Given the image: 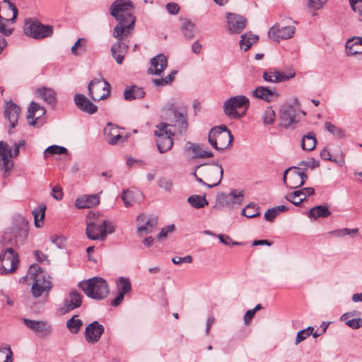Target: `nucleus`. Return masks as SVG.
Segmentation results:
<instances>
[{
	"label": "nucleus",
	"mask_w": 362,
	"mask_h": 362,
	"mask_svg": "<svg viewBox=\"0 0 362 362\" xmlns=\"http://www.w3.org/2000/svg\"><path fill=\"white\" fill-rule=\"evenodd\" d=\"M175 230V225L170 224L167 227L163 228L158 235V239H162L167 237L170 232H173Z\"/></svg>",
	"instance_id": "obj_62"
},
{
	"label": "nucleus",
	"mask_w": 362,
	"mask_h": 362,
	"mask_svg": "<svg viewBox=\"0 0 362 362\" xmlns=\"http://www.w3.org/2000/svg\"><path fill=\"white\" fill-rule=\"evenodd\" d=\"M340 157H334L331 155L330 151L327 147H325L320 152V157L325 160H330L338 163L339 165H343L345 163L344 155L341 151Z\"/></svg>",
	"instance_id": "obj_38"
},
{
	"label": "nucleus",
	"mask_w": 362,
	"mask_h": 362,
	"mask_svg": "<svg viewBox=\"0 0 362 362\" xmlns=\"http://www.w3.org/2000/svg\"><path fill=\"white\" fill-rule=\"evenodd\" d=\"M24 33L25 35L34 39H43L53 34V26L44 25L37 21L25 20L24 25Z\"/></svg>",
	"instance_id": "obj_8"
},
{
	"label": "nucleus",
	"mask_w": 362,
	"mask_h": 362,
	"mask_svg": "<svg viewBox=\"0 0 362 362\" xmlns=\"http://www.w3.org/2000/svg\"><path fill=\"white\" fill-rule=\"evenodd\" d=\"M151 66L148 73L153 75H160L168 66V59L163 54H159L151 59Z\"/></svg>",
	"instance_id": "obj_23"
},
{
	"label": "nucleus",
	"mask_w": 362,
	"mask_h": 362,
	"mask_svg": "<svg viewBox=\"0 0 362 362\" xmlns=\"http://www.w3.org/2000/svg\"><path fill=\"white\" fill-rule=\"evenodd\" d=\"M110 84L102 76L91 80L88 86V94L94 101L105 100L110 96Z\"/></svg>",
	"instance_id": "obj_7"
},
{
	"label": "nucleus",
	"mask_w": 362,
	"mask_h": 362,
	"mask_svg": "<svg viewBox=\"0 0 362 362\" xmlns=\"http://www.w3.org/2000/svg\"><path fill=\"white\" fill-rule=\"evenodd\" d=\"M327 0H308L307 6L310 10H320Z\"/></svg>",
	"instance_id": "obj_55"
},
{
	"label": "nucleus",
	"mask_w": 362,
	"mask_h": 362,
	"mask_svg": "<svg viewBox=\"0 0 362 362\" xmlns=\"http://www.w3.org/2000/svg\"><path fill=\"white\" fill-rule=\"evenodd\" d=\"M229 196L235 199V202L240 204L244 196V192L232 189L229 193Z\"/></svg>",
	"instance_id": "obj_61"
},
{
	"label": "nucleus",
	"mask_w": 362,
	"mask_h": 362,
	"mask_svg": "<svg viewBox=\"0 0 362 362\" xmlns=\"http://www.w3.org/2000/svg\"><path fill=\"white\" fill-rule=\"evenodd\" d=\"M185 151H192L194 153V158H209L214 156L211 151L202 149L201 146L197 144L187 141L185 146Z\"/></svg>",
	"instance_id": "obj_31"
},
{
	"label": "nucleus",
	"mask_w": 362,
	"mask_h": 362,
	"mask_svg": "<svg viewBox=\"0 0 362 362\" xmlns=\"http://www.w3.org/2000/svg\"><path fill=\"white\" fill-rule=\"evenodd\" d=\"M78 286L88 298L98 300L105 298L110 291L107 281L99 276L81 281Z\"/></svg>",
	"instance_id": "obj_2"
},
{
	"label": "nucleus",
	"mask_w": 362,
	"mask_h": 362,
	"mask_svg": "<svg viewBox=\"0 0 362 362\" xmlns=\"http://www.w3.org/2000/svg\"><path fill=\"white\" fill-rule=\"evenodd\" d=\"M177 73V71L175 70L172 71L171 73L169 75H168L165 78L153 79L152 83L156 86H164L168 85L174 81Z\"/></svg>",
	"instance_id": "obj_43"
},
{
	"label": "nucleus",
	"mask_w": 362,
	"mask_h": 362,
	"mask_svg": "<svg viewBox=\"0 0 362 362\" xmlns=\"http://www.w3.org/2000/svg\"><path fill=\"white\" fill-rule=\"evenodd\" d=\"M16 243H23L28 235V223L23 218H19L13 228Z\"/></svg>",
	"instance_id": "obj_25"
},
{
	"label": "nucleus",
	"mask_w": 362,
	"mask_h": 362,
	"mask_svg": "<svg viewBox=\"0 0 362 362\" xmlns=\"http://www.w3.org/2000/svg\"><path fill=\"white\" fill-rule=\"evenodd\" d=\"M104 327L98 321H93L85 330V339L88 343L98 342L104 332Z\"/></svg>",
	"instance_id": "obj_19"
},
{
	"label": "nucleus",
	"mask_w": 362,
	"mask_h": 362,
	"mask_svg": "<svg viewBox=\"0 0 362 362\" xmlns=\"http://www.w3.org/2000/svg\"><path fill=\"white\" fill-rule=\"evenodd\" d=\"M279 214H277V212L276 211L275 209L273 207L272 209H269L265 213H264V218L267 221H270V222H272L274 221V220L275 219V218L278 216Z\"/></svg>",
	"instance_id": "obj_63"
},
{
	"label": "nucleus",
	"mask_w": 362,
	"mask_h": 362,
	"mask_svg": "<svg viewBox=\"0 0 362 362\" xmlns=\"http://www.w3.org/2000/svg\"><path fill=\"white\" fill-rule=\"evenodd\" d=\"M308 178L303 171H300L297 167L287 168L283 175V182L287 187L296 189L303 185Z\"/></svg>",
	"instance_id": "obj_9"
},
{
	"label": "nucleus",
	"mask_w": 362,
	"mask_h": 362,
	"mask_svg": "<svg viewBox=\"0 0 362 362\" xmlns=\"http://www.w3.org/2000/svg\"><path fill=\"white\" fill-rule=\"evenodd\" d=\"M250 106L249 99L243 95L227 99L223 103V112L231 119H239L246 114Z\"/></svg>",
	"instance_id": "obj_4"
},
{
	"label": "nucleus",
	"mask_w": 362,
	"mask_h": 362,
	"mask_svg": "<svg viewBox=\"0 0 362 362\" xmlns=\"http://www.w3.org/2000/svg\"><path fill=\"white\" fill-rule=\"evenodd\" d=\"M19 148L14 143L13 148H9L6 142L0 141V171H3V176L6 177L11 169L13 163L10 160L11 157H16L19 153Z\"/></svg>",
	"instance_id": "obj_6"
},
{
	"label": "nucleus",
	"mask_w": 362,
	"mask_h": 362,
	"mask_svg": "<svg viewBox=\"0 0 362 362\" xmlns=\"http://www.w3.org/2000/svg\"><path fill=\"white\" fill-rule=\"evenodd\" d=\"M166 8L170 14L175 15L180 11V6L177 4L171 2L166 4Z\"/></svg>",
	"instance_id": "obj_64"
},
{
	"label": "nucleus",
	"mask_w": 362,
	"mask_h": 362,
	"mask_svg": "<svg viewBox=\"0 0 362 362\" xmlns=\"http://www.w3.org/2000/svg\"><path fill=\"white\" fill-rule=\"evenodd\" d=\"M295 30V27L292 25L281 26L279 24H276L269 30L268 37L275 42L288 40L293 36Z\"/></svg>",
	"instance_id": "obj_12"
},
{
	"label": "nucleus",
	"mask_w": 362,
	"mask_h": 362,
	"mask_svg": "<svg viewBox=\"0 0 362 362\" xmlns=\"http://www.w3.org/2000/svg\"><path fill=\"white\" fill-rule=\"evenodd\" d=\"M100 198L98 195H84L76 200L75 206L78 209L91 208L98 205Z\"/></svg>",
	"instance_id": "obj_28"
},
{
	"label": "nucleus",
	"mask_w": 362,
	"mask_h": 362,
	"mask_svg": "<svg viewBox=\"0 0 362 362\" xmlns=\"http://www.w3.org/2000/svg\"><path fill=\"white\" fill-rule=\"evenodd\" d=\"M76 315L72 317L66 322V327L69 330L74 334L78 333L83 323L79 319H76Z\"/></svg>",
	"instance_id": "obj_44"
},
{
	"label": "nucleus",
	"mask_w": 362,
	"mask_h": 362,
	"mask_svg": "<svg viewBox=\"0 0 362 362\" xmlns=\"http://www.w3.org/2000/svg\"><path fill=\"white\" fill-rule=\"evenodd\" d=\"M36 94L52 107H54L57 103V93L52 88L45 86L39 88L36 90Z\"/></svg>",
	"instance_id": "obj_27"
},
{
	"label": "nucleus",
	"mask_w": 362,
	"mask_h": 362,
	"mask_svg": "<svg viewBox=\"0 0 362 362\" xmlns=\"http://www.w3.org/2000/svg\"><path fill=\"white\" fill-rule=\"evenodd\" d=\"M74 100L76 106L83 112L93 115L98 111V107L83 94H75Z\"/></svg>",
	"instance_id": "obj_24"
},
{
	"label": "nucleus",
	"mask_w": 362,
	"mask_h": 362,
	"mask_svg": "<svg viewBox=\"0 0 362 362\" xmlns=\"http://www.w3.org/2000/svg\"><path fill=\"white\" fill-rule=\"evenodd\" d=\"M134 6L130 1L116 0L110 7V15L118 23L114 28V37L130 36L135 27L136 18L133 15Z\"/></svg>",
	"instance_id": "obj_1"
},
{
	"label": "nucleus",
	"mask_w": 362,
	"mask_h": 362,
	"mask_svg": "<svg viewBox=\"0 0 362 362\" xmlns=\"http://www.w3.org/2000/svg\"><path fill=\"white\" fill-rule=\"evenodd\" d=\"M19 259L13 248H8L0 255V274L13 272L18 267Z\"/></svg>",
	"instance_id": "obj_10"
},
{
	"label": "nucleus",
	"mask_w": 362,
	"mask_h": 362,
	"mask_svg": "<svg viewBox=\"0 0 362 362\" xmlns=\"http://www.w3.org/2000/svg\"><path fill=\"white\" fill-rule=\"evenodd\" d=\"M119 132H120L119 127L117 126L113 125L112 123H108L104 129V134L107 140Z\"/></svg>",
	"instance_id": "obj_54"
},
{
	"label": "nucleus",
	"mask_w": 362,
	"mask_h": 362,
	"mask_svg": "<svg viewBox=\"0 0 362 362\" xmlns=\"http://www.w3.org/2000/svg\"><path fill=\"white\" fill-rule=\"evenodd\" d=\"M23 322L28 328L40 337H47L52 333V326L47 321L23 318Z\"/></svg>",
	"instance_id": "obj_13"
},
{
	"label": "nucleus",
	"mask_w": 362,
	"mask_h": 362,
	"mask_svg": "<svg viewBox=\"0 0 362 362\" xmlns=\"http://www.w3.org/2000/svg\"><path fill=\"white\" fill-rule=\"evenodd\" d=\"M254 98L263 100L266 102H271L279 96L278 92L274 89L265 86H258L252 92Z\"/></svg>",
	"instance_id": "obj_26"
},
{
	"label": "nucleus",
	"mask_w": 362,
	"mask_h": 362,
	"mask_svg": "<svg viewBox=\"0 0 362 362\" xmlns=\"http://www.w3.org/2000/svg\"><path fill=\"white\" fill-rule=\"evenodd\" d=\"M208 141L213 148L223 151L232 144L233 136L226 126H218L210 130Z\"/></svg>",
	"instance_id": "obj_5"
},
{
	"label": "nucleus",
	"mask_w": 362,
	"mask_h": 362,
	"mask_svg": "<svg viewBox=\"0 0 362 362\" xmlns=\"http://www.w3.org/2000/svg\"><path fill=\"white\" fill-rule=\"evenodd\" d=\"M346 325L354 329H358L362 327V319L358 317L349 320Z\"/></svg>",
	"instance_id": "obj_59"
},
{
	"label": "nucleus",
	"mask_w": 362,
	"mask_h": 362,
	"mask_svg": "<svg viewBox=\"0 0 362 362\" xmlns=\"http://www.w3.org/2000/svg\"><path fill=\"white\" fill-rule=\"evenodd\" d=\"M168 124L161 122L156 127V129L154 131V135L157 139L168 135H174L171 130L168 129Z\"/></svg>",
	"instance_id": "obj_46"
},
{
	"label": "nucleus",
	"mask_w": 362,
	"mask_h": 362,
	"mask_svg": "<svg viewBox=\"0 0 362 362\" xmlns=\"http://www.w3.org/2000/svg\"><path fill=\"white\" fill-rule=\"evenodd\" d=\"M241 214L250 218L257 217L260 216L259 207L254 203H250L242 210Z\"/></svg>",
	"instance_id": "obj_41"
},
{
	"label": "nucleus",
	"mask_w": 362,
	"mask_h": 362,
	"mask_svg": "<svg viewBox=\"0 0 362 362\" xmlns=\"http://www.w3.org/2000/svg\"><path fill=\"white\" fill-rule=\"evenodd\" d=\"M174 124L180 134H186L188 129V122H187V114H183L181 112H178L177 111H174Z\"/></svg>",
	"instance_id": "obj_30"
},
{
	"label": "nucleus",
	"mask_w": 362,
	"mask_h": 362,
	"mask_svg": "<svg viewBox=\"0 0 362 362\" xmlns=\"http://www.w3.org/2000/svg\"><path fill=\"white\" fill-rule=\"evenodd\" d=\"M46 110L44 107H42L35 102H31L28 108V115L27 116L28 119H32L29 122L30 125H35L37 119L45 113Z\"/></svg>",
	"instance_id": "obj_32"
},
{
	"label": "nucleus",
	"mask_w": 362,
	"mask_h": 362,
	"mask_svg": "<svg viewBox=\"0 0 362 362\" xmlns=\"http://www.w3.org/2000/svg\"><path fill=\"white\" fill-rule=\"evenodd\" d=\"M173 136L168 135L157 139L156 145L160 153H165L172 148L173 146Z\"/></svg>",
	"instance_id": "obj_37"
},
{
	"label": "nucleus",
	"mask_w": 362,
	"mask_h": 362,
	"mask_svg": "<svg viewBox=\"0 0 362 362\" xmlns=\"http://www.w3.org/2000/svg\"><path fill=\"white\" fill-rule=\"evenodd\" d=\"M128 37L123 34L120 37H115L117 41L111 46V54L119 64L122 63L129 49V45L124 42V40Z\"/></svg>",
	"instance_id": "obj_17"
},
{
	"label": "nucleus",
	"mask_w": 362,
	"mask_h": 362,
	"mask_svg": "<svg viewBox=\"0 0 362 362\" xmlns=\"http://www.w3.org/2000/svg\"><path fill=\"white\" fill-rule=\"evenodd\" d=\"M117 289L119 293L125 295L132 291V285L129 279L119 277L116 282Z\"/></svg>",
	"instance_id": "obj_40"
},
{
	"label": "nucleus",
	"mask_w": 362,
	"mask_h": 362,
	"mask_svg": "<svg viewBox=\"0 0 362 362\" xmlns=\"http://www.w3.org/2000/svg\"><path fill=\"white\" fill-rule=\"evenodd\" d=\"M187 202L192 207L196 209L203 208L204 206H206L209 204L205 197H202L199 195H192L189 197Z\"/></svg>",
	"instance_id": "obj_42"
},
{
	"label": "nucleus",
	"mask_w": 362,
	"mask_h": 362,
	"mask_svg": "<svg viewBox=\"0 0 362 362\" xmlns=\"http://www.w3.org/2000/svg\"><path fill=\"white\" fill-rule=\"evenodd\" d=\"M275 118V112L272 107H267L262 116V121L265 124H272L274 122Z\"/></svg>",
	"instance_id": "obj_48"
},
{
	"label": "nucleus",
	"mask_w": 362,
	"mask_h": 362,
	"mask_svg": "<svg viewBox=\"0 0 362 362\" xmlns=\"http://www.w3.org/2000/svg\"><path fill=\"white\" fill-rule=\"evenodd\" d=\"M204 173L206 179L210 182L206 185L208 188L218 185L223 178V170L218 162H213L211 165H205Z\"/></svg>",
	"instance_id": "obj_11"
},
{
	"label": "nucleus",
	"mask_w": 362,
	"mask_h": 362,
	"mask_svg": "<svg viewBox=\"0 0 362 362\" xmlns=\"http://www.w3.org/2000/svg\"><path fill=\"white\" fill-rule=\"evenodd\" d=\"M13 353L8 346H0V362H12Z\"/></svg>",
	"instance_id": "obj_50"
},
{
	"label": "nucleus",
	"mask_w": 362,
	"mask_h": 362,
	"mask_svg": "<svg viewBox=\"0 0 362 362\" xmlns=\"http://www.w3.org/2000/svg\"><path fill=\"white\" fill-rule=\"evenodd\" d=\"M82 303V296L76 290L71 291L64 298L62 310L64 313L69 312L79 308Z\"/></svg>",
	"instance_id": "obj_22"
},
{
	"label": "nucleus",
	"mask_w": 362,
	"mask_h": 362,
	"mask_svg": "<svg viewBox=\"0 0 362 362\" xmlns=\"http://www.w3.org/2000/svg\"><path fill=\"white\" fill-rule=\"evenodd\" d=\"M127 137L126 136L121 135L120 132L111 137L107 140L108 144L111 145L121 144L127 141Z\"/></svg>",
	"instance_id": "obj_56"
},
{
	"label": "nucleus",
	"mask_w": 362,
	"mask_h": 362,
	"mask_svg": "<svg viewBox=\"0 0 362 362\" xmlns=\"http://www.w3.org/2000/svg\"><path fill=\"white\" fill-rule=\"evenodd\" d=\"M228 26L230 33H240L245 28L247 20L242 16L235 13H228Z\"/></svg>",
	"instance_id": "obj_21"
},
{
	"label": "nucleus",
	"mask_w": 362,
	"mask_h": 362,
	"mask_svg": "<svg viewBox=\"0 0 362 362\" xmlns=\"http://www.w3.org/2000/svg\"><path fill=\"white\" fill-rule=\"evenodd\" d=\"M258 40L259 37L257 35L252 34V33H245L241 35V40L239 42L240 47L244 51H247L254 43H256Z\"/></svg>",
	"instance_id": "obj_36"
},
{
	"label": "nucleus",
	"mask_w": 362,
	"mask_h": 362,
	"mask_svg": "<svg viewBox=\"0 0 362 362\" xmlns=\"http://www.w3.org/2000/svg\"><path fill=\"white\" fill-rule=\"evenodd\" d=\"M11 23V18H1L0 19V33L6 36H9L13 33V28H8V25Z\"/></svg>",
	"instance_id": "obj_52"
},
{
	"label": "nucleus",
	"mask_w": 362,
	"mask_h": 362,
	"mask_svg": "<svg viewBox=\"0 0 362 362\" xmlns=\"http://www.w3.org/2000/svg\"><path fill=\"white\" fill-rule=\"evenodd\" d=\"M296 76V72L293 69L288 71H279L275 69H270L264 71L262 78L265 81L272 83H280L287 81Z\"/></svg>",
	"instance_id": "obj_14"
},
{
	"label": "nucleus",
	"mask_w": 362,
	"mask_h": 362,
	"mask_svg": "<svg viewBox=\"0 0 362 362\" xmlns=\"http://www.w3.org/2000/svg\"><path fill=\"white\" fill-rule=\"evenodd\" d=\"M134 192L129 189H123L121 194V199L126 207L132 206V202L134 200Z\"/></svg>",
	"instance_id": "obj_53"
},
{
	"label": "nucleus",
	"mask_w": 362,
	"mask_h": 362,
	"mask_svg": "<svg viewBox=\"0 0 362 362\" xmlns=\"http://www.w3.org/2000/svg\"><path fill=\"white\" fill-rule=\"evenodd\" d=\"M300 193L298 190L286 195L285 198L296 206L299 205L305 200V197L300 196Z\"/></svg>",
	"instance_id": "obj_49"
},
{
	"label": "nucleus",
	"mask_w": 362,
	"mask_h": 362,
	"mask_svg": "<svg viewBox=\"0 0 362 362\" xmlns=\"http://www.w3.org/2000/svg\"><path fill=\"white\" fill-rule=\"evenodd\" d=\"M28 276L33 281L31 291L34 297H40L44 292L47 293L52 288L49 276L39 265H31L28 271Z\"/></svg>",
	"instance_id": "obj_3"
},
{
	"label": "nucleus",
	"mask_w": 362,
	"mask_h": 362,
	"mask_svg": "<svg viewBox=\"0 0 362 362\" xmlns=\"http://www.w3.org/2000/svg\"><path fill=\"white\" fill-rule=\"evenodd\" d=\"M45 206L40 207L33 211V215L35 219V225L37 228H40L42 225L40 221L45 217Z\"/></svg>",
	"instance_id": "obj_51"
},
{
	"label": "nucleus",
	"mask_w": 362,
	"mask_h": 362,
	"mask_svg": "<svg viewBox=\"0 0 362 362\" xmlns=\"http://www.w3.org/2000/svg\"><path fill=\"white\" fill-rule=\"evenodd\" d=\"M346 51L349 56L362 54V37H354L346 43Z\"/></svg>",
	"instance_id": "obj_29"
},
{
	"label": "nucleus",
	"mask_w": 362,
	"mask_h": 362,
	"mask_svg": "<svg viewBox=\"0 0 362 362\" xmlns=\"http://www.w3.org/2000/svg\"><path fill=\"white\" fill-rule=\"evenodd\" d=\"M296 109L291 105H284L280 110L281 125L289 127L297 122L296 119Z\"/></svg>",
	"instance_id": "obj_20"
},
{
	"label": "nucleus",
	"mask_w": 362,
	"mask_h": 362,
	"mask_svg": "<svg viewBox=\"0 0 362 362\" xmlns=\"http://www.w3.org/2000/svg\"><path fill=\"white\" fill-rule=\"evenodd\" d=\"M325 127L327 131H328L337 138L341 139L345 136L344 132L341 128L337 127L329 122H326L325 123Z\"/></svg>",
	"instance_id": "obj_45"
},
{
	"label": "nucleus",
	"mask_w": 362,
	"mask_h": 362,
	"mask_svg": "<svg viewBox=\"0 0 362 362\" xmlns=\"http://www.w3.org/2000/svg\"><path fill=\"white\" fill-rule=\"evenodd\" d=\"M172 262L175 264H180L181 263H191L192 257L190 255H186L184 257L175 256L172 259Z\"/></svg>",
	"instance_id": "obj_60"
},
{
	"label": "nucleus",
	"mask_w": 362,
	"mask_h": 362,
	"mask_svg": "<svg viewBox=\"0 0 362 362\" xmlns=\"http://www.w3.org/2000/svg\"><path fill=\"white\" fill-rule=\"evenodd\" d=\"M317 141L314 133L310 132L302 139L301 146L303 150L310 151L315 147Z\"/></svg>",
	"instance_id": "obj_39"
},
{
	"label": "nucleus",
	"mask_w": 362,
	"mask_h": 362,
	"mask_svg": "<svg viewBox=\"0 0 362 362\" xmlns=\"http://www.w3.org/2000/svg\"><path fill=\"white\" fill-rule=\"evenodd\" d=\"M67 152V149L64 146H60L57 145H52L47 147L44 151L45 157H47L48 155H62Z\"/></svg>",
	"instance_id": "obj_47"
},
{
	"label": "nucleus",
	"mask_w": 362,
	"mask_h": 362,
	"mask_svg": "<svg viewBox=\"0 0 362 362\" xmlns=\"http://www.w3.org/2000/svg\"><path fill=\"white\" fill-rule=\"evenodd\" d=\"M144 95L145 92L143 88L136 86L127 87L124 91V98L127 101L141 99L144 98Z\"/></svg>",
	"instance_id": "obj_33"
},
{
	"label": "nucleus",
	"mask_w": 362,
	"mask_h": 362,
	"mask_svg": "<svg viewBox=\"0 0 362 362\" xmlns=\"http://www.w3.org/2000/svg\"><path fill=\"white\" fill-rule=\"evenodd\" d=\"M102 220L87 223L86 233L88 238L94 240H105V229Z\"/></svg>",
	"instance_id": "obj_16"
},
{
	"label": "nucleus",
	"mask_w": 362,
	"mask_h": 362,
	"mask_svg": "<svg viewBox=\"0 0 362 362\" xmlns=\"http://www.w3.org/2000/svg\"><path fill=\"white\" fill-rule=\"evenodd\" d=\"M180 31L186 40H192L194 36L195 25L190 20L182 19Z\"/></svg>",
	"instance_id": "obj_35"
},
{
	"label": "nucleus",
	"mask_w": 362,
	"mask_h": 362,
	"mask_svg": "<svg viewBox=\"0 0 362 362\" xmlns=\"http://www.w3.org/2000/svg\"><path fill=\"white\" fill-rule=\"evenodd\" d=\"M21 108L12 100L6 103L4 107V117L9 122L10 129L14 128L18 124L21 114ZM11 131V129H9Z\"/></svg>",
	"instance_id": "obj_18"
},
{
	"label": "nucleus",
	"mask_w": 362,
	"mask_h": 362,
	"mask_svg": "<svg viewBox=\"0 0 362 362\" xmlns=\"http://www.w3.org/2000/svg\"><path fill=\"white\" fill-rule=\"evenodd\" d=\"M136 221L141 224L137 228V233L142 235L153 232L158 224V217L141 214L136 217Z\"/></svg>",
	"instance_id": "obj_15"
},
{
	"label": "nucleus",
	"mask_w": 362,
	"mask_h": 362,
	"mask_svg": "<svg viewBox=\"0 0 362 362\" xmlns=\"http://www.w3.org/2000/svg\"><path fill=\"white\" fill-rule=\"evenodd\" d=\"M331 215V211L329 210L328 206L325 205H319L311 208L308 212V216L310 218L317 219L319 218H327Z\"/></svg>",
	"instance_id": "obj_34"
},
{
	"label": "nucleus",
	"mask_w": 362,
	"mask_h": 362,
	"mask_svg": "<svg viewBox=\"0 0 362 362\" xmlns=\"http://www.w3.org/2000/svg\"><path fill=\"white\" fill-rule=\"evenodd\" d=\"M351 9L362 17V0H349Z\"/></svg>",
	"instance_id": "obj_57"
},
{
	"label": "nucleus",
	"mask_w": 362,
	"mask_h": 362,
	"mask_svg": "<svg viewBox=\"0 0 362 362\" xmlns=\"http://www.w3.org/2000/svg\"><path fill=\"white\" fill-rule=\"evenodd\" d=\"M158 185L160 188L170 192L173 187V182L170 180L166 177H161L158 181Z\"/></svg>",
	"instance_id": "obj_58"
}]
</instances>
